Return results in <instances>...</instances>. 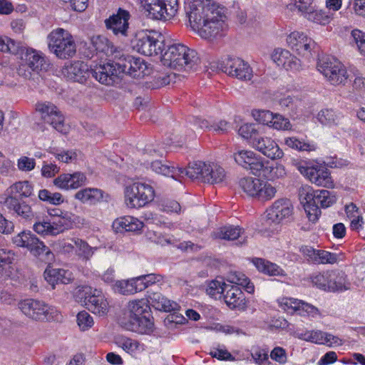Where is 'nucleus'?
<instances>
[{
  "mask_svg": "<svg viewBox=\"0 0 365 365\" xmlns=\"http://www.w3.org/2000/svg\"><path fill=\"white\" fill-rule=\"evenodd\" d=\"M20 55L21 63L17 68V73L25 78H31V72L36 73L48 70L50 64L45 56L33 48L21 46Z\"/></svg>",
  "mask_w": 365,
  "mask_h": 365,
  "instance_id": "0eeeda50",
  "label": "nucleus"
},
{
  "mask_svg": "<svg viewBox=\"0 0 365 365\" xmlns=\"http://www.w3.org/2000/svg\"><path fill=\"white\" fill-rule=\"evenodd\" d=\"M152 318L150 314L138 319H132L130 321L121 320L120 323L127 330L141 334H150L154 329V323L151 320Z\"/></svg>",
  "mask_w": 365,
  "mask_h": 365,
  "instance_id": "4be33fe9",
  "label": "nucleus"
},
{
  "mask_svg": "<svg viewBox=\"0 0 365 365\" xmlns=\"http://www.w3.org/2000/svg\"><path fill=\"white\" fill-rule=\"evenodd\" d=\"M153 242L155 244L160 245L161 246H165L166 245H173L176 246L178 249H180L182 251H185V252L188 251V250L197 251L200 248L199 246H197V245H195L194 243H192L190 241L182 242H180L178 245H176L175 244V242H177L176 240H172L170 237H168L166 236L161 235H155V239L153 240Z\"/></svg>",
  "mask_w": 365,
  "mask_h": 365,
  "instance_id": "c9c22d12",
  "label": "nucleus"
},
{
  "mask_svg": "<svg viewBox=\"0 0 365 365\" xmlns=\"http://www.w3.org/2000/svg\"><path fill=\"white\" fill-rule=\"evenodd\" d=\"M270 127L276 130H289L292 128V125L288 118H284L280 114L274 113Z\"/></svg>",
  "mask_w": 365,
  "mask_h": 365,
  "instance_id": "bf43d9fd",
  "label": "nucleus"
},
{
  "mask_svg": "<svg viewBox=\"0 0 365 365\" xmlns=\"http://www.w3.org/2000/svg\"><path fill=\"white\" fill-rule=\"evenodd\" d=\"M287 42L292 50L302 56L309 53L315 46V42L311 38L299 31L291 33Z\"/></svg>",
  "mask_w": 365,
  "mask_h": 365,
  "instance_id": "aec40b11",
  "label": "nucleus"
},
{
  "mask_svg": "<svg viewBox=\"0 0 365 365\" xmlns=\"http://www.w3.org/2000/svg\"><path fill=\"white\" fill-rule=\"evenodd\" d=\"M207 164L204 162H197L189 165L187 168H178L177 170V180H180V176H187L192 180H200L203 182L204 171Z\"/></svg>",
  "mask_w": 365,
  "mask_h": 365,
  "instance_id": "72a5a7b5",
  "label": "nucleus"
},
{
  "mask_svg": "<svg viewBox=\"0 0 365 365\" xmlns=\"http://www.w3.org/2000/svg\"><path fill=\"white\" fill-rule=\"evenodd\" d=\"M219 68L230 76L242 81H250L252 77V69L240 58L227 56L218 64Z\"/></svg>",
  "mask_w": 365,
  "mask_h": 365,
  "instance_id": "4468645a",
  "label": "nucleus"
},
{
  "mask_svg": "<svg viewBox=\"0 0 365 365\" xmlns=\"http://www.w3.org/2000/svg\"><path fill=\"white\" fill-rule=\"evenodd\" d=\"M111 68L108 66L99 64L93 68H89L87 63L81 61H76L66 66L62 71L63 76L68 80L80 83H86L87 80L93 77L101 84L112 85L110 76L106 72Z\"/></svg>",
  "mask_w": 365,
  "mask_h": 365,
  "instance_id": "20e7f679",
  "label": "nucleus"
},
{
  "mask_svg": "<svg viewBox=\"0 0 365 365\" xmlns=\"http://www.w3.org/2000/svg\"><path fill=\"white\" fill-rule=\"evenodd\" d=\"M227 280L232 284H236L244 287L246 291L249 293H253L255 287L250 282V279L245 276V274L240 272H230Z\"/></svg>",
  "mask_w": 365,
  "mask_h": 365,
  "instance_id": "37998d69",
  "label": "nucleus"
},
{
  "mask_svg": "<svg viewBox=\"0 0 365 365\" xmlns=\"http://www.w3.org/2000/svg\"><path fill=\"white\" fill-rule=\"evenodd\" d=\"M0 51L18 55L21 51V45L6 36H0Z\"/></svg>",
  "mask_w": 365,
  "mask_h": 365,
  "instance_id": "de8ad7c7",
  "label": "nucleus"
},
{
  "mask_svg": "<svg viewBox=\"0 0 365 365\" xmlns=\"http://www.w3.org/2000/svg\"><path fill=\"white\" fill-rule=\"evenodd\" d=\"M151 311L148 302L145 299H138L130 302L127 309L124 312V316L121 320L130 321L132 319H138L146 314H150Z\"/></svg>",
  "mask_w": 365,
  "mask_h": 365,
  "instance_id": "c85d7f7f",
  "label": "nucleus"
},
{
  "mask_svg": "<svg viewBox=\"0 0 365 365\" xmlns=\"http://www.w3.org/2000/svg\"><path fill=\"white\" fill-rule=\"evenodd\" d=\"M216 15L213 20H207L195 30L202 38L212 41L225 35V24L220 11H217Z\"/></svg>",
  "mask_w": 365,
  "mask_h": 365,
  "instance_id": "a211bd4d",
  "label": "nucleus"
},
{
  "mask_svg": "<svg viewBox=\"0 0 365 365\" xmlns=\"http://www.w3.org/2000/svg\"><path fill=\"white\" fill-rule=\"evenodd\" d=\"M71 241L76 247V255L83 260H89L96 248L91 247L86 241L79 238L72 239Z\"/></svg>",
  "mask_w": 365,
  "mask_h": 365,
  "instance_id": "c03bdc74",
  "label": "nucleus"
},
{
  "mask_svg": "<svg viewBox=\"0 0 365 365\" xmlns=\"http://www.w3.org/2000/svg\"><path fill=\"white\" fill-rule=\"evenodd\" d=\"M242 230L240 227L228 225L219 228L212 235L216 239L235 240L242 237Z\"/></svg>",
  "mask_w": 365,
  "mask_h": 365,
  "instance_id": "4c0bfd02",
  "label": "nucleus"
},
{
  "mask_svg": "<svg viewBox=\"0 0 365 365\" xmlns=\"http://www.w3.org/2000/svg\"><path fill=\"white\" fill-rule=\"evenodd\" d=\"M143 6L153 19L167 20L173 17L178 9V0H160L152 4H145Z\"/></svg>",
  "mask_w": 365,
  "mask_h": 365,
  "instance_id": "dca6fc26",
  "label": "nucleus"
},
{
  "mask_svg": "<svg viewBox=\"0 0 365 365\" xmlns=\"http://www.w3.org/2000/svg\"><path fill=\"white\" fill-rule=\"evenodd\" d=\"M252 115L255 119L259 123L270 127V124L272 123L274 113L268 110H253Z\"/></svg>",
  "mask_w": 365,
  "mask_h": 365,
  "instance_id": "5fc2aeb1",
  "label": "nucleus"
},
{
  "mask_svg": "<svg viewBox=\"0 0 365 365\" xmlns=\"http://www.w3.org/2000/svg\"><path fill=\"white\" fill-rule=\"evenodd\" d=\"M51 222L52 223L51 235H56L63 232L66 229L71 227L73 224L71 215L68 212H65L64 215L58 218H53L51 220Z\"/></svg>",
  "mask_w": 365,
  "mask_h": 365,
  "instance_id": "a19ab883",
  "label": "nucleus"
},
{
  "mask_svg": "<svg viewBox=\"0 0 365 365\" xmlns=\"http://www.w3.org/2000/svg\"><path fill=\"white\" fill-rule=\"evenodd\" d=\"M302 15L309 21L325 25L329 22V16L322 10L317 9L314 4L312 9L307 10Z\"/></svg>",
  "mask_w": 365,
  "mask_h": 365,
  "instance_id": "a18cd8bd",
  "label": "nucleus"
},
{
  "mask_svg": "<svg viewBox=\"0 0 365 365\" xmlns=\"http://www.w3.org/2000/svg\"><path fill=\"white\" fill-rule=\"evenodd\" d=\"M299 198L303 205L309 220L315 222L321 215V210L327 208L336 202V197L331 192L327 190H314L309 185L302 186L299 189Z\"/></svg>",
  "mask_w": 365,
  "mask_h": 365,
  "instance_id": "f03ea898",
  "label": "nucleus"
},
{
  "mask_svg": "<svg viewBox=\"0 0 365 365\" xmlns=\"http://www.w3.org/2000/svg\"><path fill=\"white\" fill-rule=\"evenodd\" d=\"M82 203L96 205L101 201H108L110 196L101 189L86 187L78 190L74 195Z\"/></svg>",
  "mask_w": 365,
  "mask_h": 365,
  "instance_id": "cd10ccee",
  "label": "nucleus"
},
{
  "mask_svg": "<svg viewBox=\"0 0 365 365\" xmlns=\"http://www.w3.org/2000/svg\"><path fill=\"white\" fill-rule=\"evenodd\" d=\"M147 300L152 306L160 311L170 312L179 310L180 306L175 302L165 298L161 293L149 290Z\"/></svg>",
  "mask_w": 365,
  "mask_h": 365,
  "instance_id": "7c9ffc66",
  "label": "nucleus"
},
{
  "mask_svg": "<svg viewBox=\"0 0 365 365\" xmlns=\"http://www.w3.org/2000/svg\"><path fill=\"white\" fill-rule=\"evenodd\" d=\"M317 68L332 85L345 84L348 79L346 68L333 57L327 56L319 58Z\"/></svg>",
  "mask_w": 365,
  "mask_h": 365,
  "instance_id": "f8f14e48",
  "label": "nucleus"
},
{
  "mask_svg": "<svg viewBox=\"0 0 365 365\" xmlns=\"http://www.w3.org/2000/svg\"><path fill=\"white\" fill-rule=\"evenodd\" d=\"M150 166L155 173L177 180L178 168L170 165V163L157 160L153 161Z\"/></svg>",
  "mask_w": 365,
  "mask_h": 365,
  "instance_id": "ea45409f",
  "label": "nucleus"
},
{
  "mask_svg": "<svg viewBox=\"0 0 365 365\" xmlns=\"http://www.w3.org/2000/svg\"><path fill=\"white\" fill-rule=\"evenodd\" d=\"M252 263L257 270L269 276H285L284 271L277 264L262 258H253Z\"/></svg>",
  "mask_w": 365,
  "mask_h": 365,
  "instance_id": "f704fd0d",
  "label": "nucleus"
},
{
  "mask_svg": "<svg viewBox=\"0 0 365 365\" xmlns=\"http://www.w3.org/2000/svg\"><path fill=\"white\" fill-rule=\"evenodd\" d=\"M293 212V206L288 199L276 200L268 211L269 219L274 222H280L284 219L289 218Z\"/></svg>",
  "mask_w": 365,
  "mask_h": 365,
  "instance_id": "b1692460",
  "label": "nucleus"
},
{
  "mask_svg": "<svg viewBox=\"0 0 365 365\" xmlns=\"http://www.w3.org/2000/svg\"><path fill=\"white\" fill-rule=\"evenodd\" d=\"M219 11L211 0H192L185 6L186 16L192 30H196L207 20H213Z\"/></svg>",
  "mask_w": 365,
  "mask_h": 365,
  "instance_id": "423d86ee",
  "label": "nucleus"
},
{
  "mask_svg": "<svg viewBox=\"0 0 365 365\" xmlns=\"http://www.w3.org/2000/svg\"><path fill=\"white\" fill-rule=\"evenodd\" d=\"M239 185L249 196L257 197L262 201L271 200L277 192L274 186L259 178H244L240 180Z\"/></svg>",
  "mask_w": 365,
  "mask_h": 365,
  "instance_id": "ddd939ff",
  "label": "nucleus"
},
{
  "mask_svg": "<svg viewBox=\"0 0 365 365\" xmlns=\"http://www.w3.org/2000/svg\"><path fill=\"white\" fill-rule=\"evenodd\" d=\"M178 310H171L170 314L165 318L164 324L168 329H173L177 324H185L186 318L182 314L178 312Z\"/></svg>",
  "mask_w": 365,
  "mask_h": 365,
  "instance_id": "3c124183",
  "label": "nucleus"
},
{
  "mask_svg": "<svg viewBox=\"0 0 365 365\" xmlns=\"http://www.w3.org/2000/svg\"><path fill=\"white\" fill-rule=\"evenodd\" d=\"M71 273L63 269H46L44 272V278L51 286L52 289L56 285L67 284L71 282Z\"/></svg>",
  "mask_w": 365,
  "mask_h": 365,
  "instance_id": "473e14b6",
  "label": "nucleus"
},
{
  "mask_svg": "<svg viewBox=\"0 0 365 365\" xmlns=\"http://www.w3.org/2000/svg\"><path fill=\"white\" fill-rule=\"evenodd\" d=\"M255 157V154L250 150H240L234 155L235 162L245 168L247 167L251 161H253Z\"/></svg>",
  "mask_w": 365,
  "mask_h": 365,
  "instance_id": "864d4df0",
  "label": "nucleus"
},
{
  "mask_svg": "<svg viewBox=\"0 0 365 365\" xmlns=\"http://www.w3.org/2000/svg\"><path fill=\"white\" fill-rule=\"evenodd\" d=\"M225 292L224 300L231 309L244 310L246 308L245 294L238 286L229 284Z\"/></svg>",
  "mask_w": 365,
  "mask_h": 365,
  "instance_id": "a878e982",
  "label": "nucleus"
},
{
  "mask_svg": "<svg viewBox=\"0 0 365 365\" xmlns=\"http://www.w3.org/2000/svg\"><path fill=\"white\" fill-rule=\"evenodd\" d=\"M295 306L293 307V309L295 311L302 310L307 314L308 316L315 317L317 316H319L320 312L316 307L312 304L306 303L304 302L300 301L299 302H294Z\"/></svg>",
  "mask_w": 365,
  "mask_h": 365,
  "instance_id": "13d9d810",
  "label": "nucleus"
},
{
  "mask_svg": "<svg viewBox=\"0 0 365 365\" xmlns=\"http://www.w3.org/2000/svg\"><path fill=\"white\" fill-rule=\"evenodd\" d=\"M291 55L290 52L287 50L277 49L272 55V58L278 66L282 67Z\"/></svg>",
  "mask_w": 365,
  "mask_h": 365,
  "instance_id": "0e129e2a",
  "label": "nucleus"
},
{
  "mask_svg": "<svg viewBox=\"0 0 365 365\" xmlns=\"http://www.w3.org/2000/svg\"><path fill=\"white\" fill-rule=\"evenodd\" d=\"M265 165L266 163L255 156L253 161H251L245 169L250 170L255 175L262 176Z\"/></svg>",
  "mask_w": 365,
  "mask_h": 365,
  "instance_id": "69168bd1",
  "label": "nucleus"
},
{
  "mask_svg": "<svg viewBox=\"0 0 365 365\" xmlns=\"http://www.w3.org/2000/svg\"><path fill=\"white\" fill-rule=\"evenodd\" d=\"M228 287L229 284L224 282L215 279L209 282L206 289V292L212 297H215L217 294H224Z\"/></svg>",
  "mask_w": 365,
  "mask_h": 365,
  "instance_id": "603ef678",
  "label": "nucleus"
},
{
  "mask_svg": "<svg viewBox=\"0 0 365 365\" xmlns=\"http://www.w3.org/2000/svg\"><path fill=\"white\" fill-rule=\"evenodd\" d=\"M351 37L356 43L361 53L365 56V34L358 29L351 31Z\"/></svg>",
  "mask_w": 365,
  "mask_h": 365,
  "instance_id": "338daca9",
  "label": "nucleus"
},
{
  "mask_svg": "<svg viewBox=\"0 0 365 365\" xmlns=\"http://www.w3.org/2000/svg\"><path fill=\"white\" fill-rule=\"evenodd\" d=\"M319 121L324 125L335 124L337 120V116L334 111L331 109H324L318 113Z\"/></svg>",
  "mask_w": 365,
  "mask_h": 365,
  "instance_id": "4d7b16f0",
  "label": "nucleus"
},
{
  "mask_svg": "<svg viewBox=\"0 0 365 365\" xmlns=\"http://www.w3.org/2000/svg\"><path fill=\"white\" fill-rule=\"evenodd\" d=\"M124 195L125 203L128 207L138 208L153 201L155 192L150 185L134 182L125 187Z\"/></svg>",
  "mask_w": 365,
  "mask_h": 365,
  "instance_id": "9b49d317",
  "label": "nucleus"
},
{
  "mask_svg": "<svg viewBox=\"0 0 365 365\" xmlns=\"http://www.w3.org/2000/svg\"><path fill=\"white\" fill-rule=\"evenodd\" d=\"M76 317L78 325L83 331L88 329L93 325V317L86 311L80 312Z\"/></svg>",
  "mask_w": 365,
  "mask_h": 365,
  "instance_id": "052dcab7",
  "label": "nucleus"
},
{
  "mask_svg": "<svg viewBox=\"0 0 365 365\" xmlns=\"http://www.w3.org/2000/svg\"><path fill=\"white\" fill-rule=\"evenodd\" d=\"M32 192L33 187L29 181L16 182L6 189L4 205L12 215L31 220L34 212L24 198L31 196Z\"/></svg>",
  "mask_w": 365,
  "mask_h": 365,
  "instance_id": "f257e3e1",
  "label": "nucleus"
},
{
  "mask_svg": "<svg viewBox=\"0 0 365 365\" xmlns=\"http://www.w3.org/2000/svg\"><path fill=\"white\" fill-rule=\"evenodd\" d=\"M252 146L263 155L272 160L279 159L283 156L282 150L269 138H264L260 135L255 142L252 143Z\"/></svg>",
  "mask_w": 365,
  "mask_h": 365,
  "instance_id": "393cba45",
  "label": "nucleus"
},
{
  "mask_svg": "<svg viewBox=\"0 0 365 365\" xmlns=\"http://www.w3.org/2000/svg\"><path fill=\"white\" fill-rule=\"evenodd\" d=\"M106 66H108L111 68L106 73L110 76V81H112V85L119 80L121 73L129 75L133 78L143 76L147 67L143 59L126 54L123 51L120 53H117L115 61L108 62Z\"/></svg>",
  "mask_w": 365,
  "mask_h": 365,
  "instance_id": "39448f33",
  "label": "nucleus"
},
{
  "mask_svg": "<svg viewBox=\"0 0 365 365\" xmlns=\"http://www.w3.org/2000/svg\"><path fill=\"white\" fill-rule=\"evenodd\" d=\"M118 344L127 352H132L138 349L139 342L130 338H121L118 340Z\"/></svg>",
  "mask_w": 365,
  "mask_h": 365,
  "instance_id": "774afa93",
  "label": "nucleus"
},
{
  "mask_svg": "<svg viewBox=\"0 0 365 365\" xmlns=\"http://www.w3.org/2000/svg\"><path fill=\"white\" fill-rule=\"evenodd\" d=\"M89 292H85L84 304L86 308L91 312L99 316L105 315L108 310V303L104 297L99 294L96 289L93 293L91 292V288Z\"/></svg>",
  "mask_w": 365,
  "mask_h": 365,
  "instance_id": "5701e85b",
  "label": "nucleus"
},
{
  "mask_svg": "<svg viewBox=\"0 0 365 365\" xmlns=\"http://www.w3.org/2000/svg\"><path fill=\"white\" fill-rule=\"evenodd\" d=\"M225 177V170L217 165H207L204 171L203 182L210 184L220 183Z\"/></svg>",
  "mask_w": 365,
  "mask_h": 365,
  "instance_id": "e433bc0d",
  "label": "nucleus"
},
{
  "mask_svg": "<svg viewBox=\"0 0 365 365\" xmlns=\"http://www.w3.org/2000/svg\"><path fill=\"white\" fill-rule=\"evenodd\" d=\"M86 180V175L81 172L63 173L54 179L53 185L63 190L77 189L85 185Z\"/></svg>",
  "mask_w": 365,
  "mask_h": 365,
  "instance_id": "412c9836",
  "label": "nucleus"
},
{
  "mask_svg": "<svg viewBox=\"0 0 365 365\" xmlns=\"http://www.w3.org/2000/svg\"><path fill=\"white\" fill-rule=\"evenodd\" d=\"M259 126L253 123H245L239 128V134L244 138L248 140L252 145L261 135L259 133Z\"/></svg>",
  "mask_w": 365,
  "mask_h": 365,
  "instance_id": "49530a36",
  "label": "nucleus"
},
{
  "mask_svg": "<svg viewBox=\"0 0 365 365\" xmlns=\"http://www.w3.org/2000/svg\"><path fill=\"white\" fill-rule=\"evenodd\" d=\"M48 46L49 50L61 59L72 58L76 53L73 37L63 29H57L49 34Z\"/></svg>",
  "mask_w": 365,
  "mask_h": 365,
  "instance_id": "6e6552de",
  "label": "nucleus"
},
{
  "mask_svg": "<svg viewBox=\"0 0 365 365\" xmlns=\"http://www.w3.org/2000/svg\"><path fill=\"white\" fill-rule=\"evenodd\" d=\"M36 110L41 113V118L45 123L51 125L57 131L66 133L64 117L54 104L50 102L38 103L36 105Z\"/></svg>",
  "mask_w": 365,
  "mask_h": 365,
  "instance_id": "2eb2a0df",
  "label": "nucleus"
},
{
  "mask_svg": "<svg viewBox=\"0 0 365 365\" xmlns=\"http://www.w3.org/2000/svg\"><path fill=\"white\" fill-rule=\"evenodd\" d=\"M14 260L15 253L13 250L0 249V284L11 278Z\"/></svg>",
  "mask_w": 365,
  "mask_h": 365,
  "instance_id": "bb28decb",
  "label": "nucleus"
},
{
  "mask_svg": "<svg viewBox=\"0 0 365 365\" xmlns=\"http://www.w3.org/2000/svg\"><path fill=\"white\" fill-rule=\"evenodd\" d=\"M18 306L25 316L34 321L58 320L61 316L54 307L38 299H26L20 301Z\"/></svg>",
  "mask_w": 365,
  "mask_h": 365,
  "instance_id": "9d476101",
  "label": "nucleus"
},
{
  "mask_svg": "<svg viewBox=\"0 0 365 365\" xmlns=\"http://www.w3.org/2000/svg\"><path fill=\"white\" fill-rule=\"evenodd\" d=\"M317 262L318 264H334L338 260V255L326 250H317Z\"/></svg>",
  "mask_w": 365,
  "mask_h": 365,
  "instance_id": "6e6d98bb",
  "label": "nucleus"
},
{
  "mask_svg": "<svg viewBox=\"0 0 365 365\" xmlns=\"http://www.w3.org/2000/svg\"><path fill=\"white\" fill-rule=\"evenodd\" d=\"M299 171L307 177L312 183L326 187H332L333 181L329 170L322 166H298Z\"/></svg>",
  "mask_w": 365,
  "mask_h": 365,
  "instance_id": "f3484780",
  "label": "nucleus"
},
{
  "mask_svg": "<svg viewBox=\"0 0 365 365\" xmlns=\"http://www.w3.org/2000/svg\"><path fill=\"white\" fill-rule=\"evenodd\" d=\"M161 53V62L167 67L190 71L199 62V57L195 50L182 43H173L163 48Z\"/></svg>",
  "mask_w": 365,
  "mask_h": 365,
  "instance_id": "7ed1b4c3",
  "label": "nucleus"
},
{
  "mask_svg": "<svg viewBox=\"0 0 365 365\" xmlns=\"http://www.w3.org/2000/svg\"><path fill=\"white\" fill-rule=\"evenodd\" d=\"M28 250L34 256L46 263H51L54 259V255L50 248L46 246L36 236L34 237V241L30 243Z\"/></svg>",
  "mask_w": 365,
  "mask_h": 365,
  "instance_id": "2f4dec72",
  "label": "nucleus"
},
{
  "mask_svg": "<svg viewBox=\"0 0 365 365\" xmlns=\"http://www.w3.org/2000/svg\"><path fill=\"white\" fill-rule=\"evenodd\" d=\"M163 38L161 34L155 31H142L136 34L131 45L134 50L144 56H158L163 51Z\"/></svg>",
  "mask_w": 365,
  "mask_h": 365,
  "instance_id": "1a4fd4ad",
  "label": "nucleus"
},
{
  "mask_svg": "<svg viewBox=\"0 0 365 365\" xmlns=\"http://www.w3.org/2000/svg\"><path fill=\"white\" fill-rule=\"evenodd\" d=\"M130 18V13L123 9L119 8L116 14H113L105 20L107 29L111 30L115 35L120 34L126 36L129 28L128 21Z\"/></svg>",
  "mask_w": 365,
  "mask_h": 365,
  "instance_id": "6ab92c4d",
  "label": "nucleus"
},
{
  "mask_svg": "<svg viewBox=\"0 0 365 365\" xmlns=\"http://www.w3.org/2000/svg\"><path fill=\"white\" fill-rule=\"evenodd\" d=\"M91 43L97 53H100L105 54L106 56H111L113 58V61H115V56H117V53H120L122 51L119 48L115 47L111 41H110L106 36L101 35L93 36L91 37Z\"/></svg>",
  "mask_w": 365,
  "mask_h": 365,
  "instance_id": "c756f323",
  "label": "nucleus"
},
{
  "mask_svg": "<svg viewBox=\"0 0 365 365\" xmlns=\"http://www.w3.org/2000/svg\"><path fill=\"white\" fill-rule=\"evenodd\" d=\"M35 237L31 231L24 230L12 237V242L17 247L29 249Z\"/></svg>",
  "mask_w": 365,
  "mask_h": 365,
  "instance_id": "09e8293b",
  "label": "nucleus"
},
{
  "mask_svg": "<svg viewBox=\"0 0 365 365\" xmlns=\"http://www.w3.org/2000/svg\"><path fill=\"white\" fill-rule=\"evenodd\" d=\"M38 198L50 204L58 205L63 202V196L59 192H51L46 189H43L38 192Z\"/></svg>",
  "mask_w": 365,
  "mask_h": 365,
  "instance_id": "8fccbe9b",
  "label": "nucleus"
},
{
  "mask_svg": "<svg viewBox=\"0 0 365 365\" xmlns=\"http://www.w3.org/2000/svg\"><path fill=\"white\" fill-rule=\"evenodd\" d=\"M285 175V169L282 165L266 162L262 177H264L268 180H274L282 178Z\"/></svg>",
  "mask_w": 365,
  "mask_h": 365,
  "instance_id": "79ce46f5",
  "label": "nucleus"
},
{
  "mask_svg": "<svg viewBox=\"0 0 365 365\" xmlns=\"http://www.w3.org/2000/svg\"><path fill=\"white\" fill-rule=\"evenodd\" d=\"M284 143L288 147L299 151L311 150L313 149L312 145L309 143L302 142L295 137L286 138L284 140Z\"/></svg>",
  "mask_w": 365,
  "mask_h": 365,
  "instance_id": "680f3d73",
  "label": "nucleus"
},
{
  "mask_svg": "<svg viewBox=\"0 0 365 365\" xmlns=\"http://www.w3.org/2000/svg\"><path fill=\"white\" fill-rule=\"evenodd\" d=\"M312 283L319 289L329 291L328 271L319 273L312 277Z\"/></svg>",
  "mask_w": 365,
  "mask_h": 365,
  "instance_id": "e2e57ef3",
  "label": "nucleus"
},
{
  "mask_svg": "<svg viewBox=\"0 0 365 365\" xmlns=\"http://www.w3.org/2000/svg\"><path fill=\"white\" fill-rule=\"evenodd\" d=\"M329 291H341L346 289V275L344 272L338 270L328 271Z\"/></svg>",
  "mask_w": 365,
  "mask_h": 365,
  "instance_id": "58836bf2",
  "label": "nucleus"
}]
</instances>
